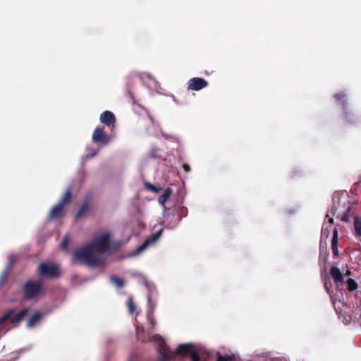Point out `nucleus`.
<instances>
[{"mask_svg": "<svg viewBox=\"0 0 361 361\" xmlns=\"http://www.w3.org/2000/svg\"><path fill=\"white\" fill-rule=\"evenodd\" d=\"M148 301L150 302V297L148 298Z\"/></svg>", "mask_w": 361, "mask_h": 361, "instance_id": "obj_34", "label": "nucleus"}, {"mask_svg": "<svg viewBox=\"0 0 361 361\" xmlns=\"http://www.w3.org/2000/svg\"><path fill=\"white\" fill-rule=\"evenodd\" d=\"M330 275L335 283L343 282V276L338 267H332L330 269Z\"/></svg>", "mask_w": 361, "mask_h": 361, "instance_id": "obj_16", "label": "nucleus"}, {"mask_svg": "<svg viewBox=\"0 0 361 361\" xmlns=\"http://www.w3.org/2000/svg\"><path fill=\"white\" fill-rule=\"evenodd\" d=\"M96 154H97V153H96V152H94V153L92 155V157H93V156L96 155Z\"/></svg>", "mask_w": 361, "mask_h": 361, "instance_id": "obj_33", "label": "nucleus"}, {"mask_svg": "<svg viewBox=\"0 0 361 361\" xmlns=\"http://www.w3.org/2000/svg\"><path fill=\"white\" fill-rule=\"evenodd\" d=\"M68 244H69V238H68V237L66 236L63 239L61 246L62 249H66L68 246Z\"/></svg>", "mask_w": 361, "mask_h": 361, "instance_id": "obj_27", "label": "nucleus"}, {"mask_svg": "<svg viewBox=\"0 0 361 361\" xmlns=\"http://www.w3.org/2000/svg\"><path fill=\"white\" fill-rule=\"evenodd\" d=\"M329 222H330V224H331L334 223V220H333V219H332V218L329 219Z\"/></svg>", "mask_w": 361, "mask_h": 361, "instance_id": "obj_32", "label": "nucleus"}, {"mask_svg": "<svg viewBox=\"0 0 361 361\" xmlns=\"http://www.w3.org/2000/svg\"><path fill=\"white\" fill-rule=\"evenodd\" d=\"M271 361H285L283 357H275L271 360Z\"/></svg>", "mask_w": 361, "mask_h": 361, "instance_id": "obj_30", "label": "nucleus"}, {"mask_svg": "<svg viewBox=\"0 0 361 361\" xmlns=\"http://www.w3.org/2000/svg\"><path fill=\"white\" fill-rule=\"evenodd\" d=\"M216 361H238V358L235 355H221L220 353H216Z\"/></svg>", "mask_w": 361, "mask_h": 361, "instance_id": "obj_19", "label": "nucleus"}, {"mask_svg": "<svg viewBox=\"0 0 361 361\" xmlns=\"http://www.w3.org/2000/svg\"><path fill=\"white\" fill-rule=\"evenodd\" d=\"M128 361H134V358L133 357H130L128 358Z\"/></svg>", "mask_w": 361, "mask_h": 361, "instance_id": "obj_31", "label": "nucleus"}, {"mask_svg": "<svg viewBox=\"0 0 361 361\" xmlns=\"http://www.w3.org/2000/svg\"><path fill=\"white\" fill-rule=\"evenodd\" d=\"M71 198L72 190L71 188H69L60 201L51 209L49 214V219L53 220L63 216L65 214V206L71 202Z\"/></svg>", "mask_w": 361, "mask_h": 361, "instance_id": "obj_5", "label": "nucleus"}, {"mask_svg": "<svg viewBox=\"0 0 361 361\" xmlns=\"http://www.w3.org/2000/svg\"><path fill=\"white\" fill-rule=\"evenodd\" d=\"M329 286H331V283H328V282L324 283V287H325L326 290L328 291V293H330L331 290H330V288Z\"/></svg>", "mask_w": 361, "mask_h": 361, "instance_id": "obj_29", "label": "nucleus"}, {"mask_svg": "<svg viewBox=\"0 0 361 361\" xmlns=\"http://www.w3.org/2000/svg\"><path fill=\"white\" fill-rule=\"evenodd\" d=\"M338 232L336 228H334L333 231V237L331 239V249L334 257H338L339 255V251L338 249Z\"/></svg>", "mask_w": 361, "mask_h": 361, "instance_id": "obj_15", "label": "nucleus"}, {"mask_svg": "<svg viewBox=\"0 0 361 361\" xmlns=\"http://www.w3.org/2000/svg\"><path fill=\"white\" fill-rule=\"evenodd\" d=\"M163 232V229H160L157 232L153 233L149 238H147L140 246L137 249V252L140 253L145 250V248L149 245L155 243L161 236Z\"/></svg>", "mask_w": 361, "mask_h": 361, "instance_id": "obj_13", "label": "nucleus"}, {"mask_svg": "<svg viewBox=\"0 0 361 361\" xmlns=\"http://www.w3.org/2000/svg\"><path fill=\"white\" fill-rule=\"evenodd\" d=\"M110 235L109 233L103 234L97 240L90 243L92 246V249L100 252L106 251L109 248Z\"/></svg>", "mask_w": 361, "mask_h": 361, "instance_id": "obj_9", "label": "nucleus"}, {"mask_svg": "<svg viewBox=\"0 0 361 361\" xmlns=\"http://www.w3.org/2000/svg\"><path fill=\"white\" fill-rule=\"evenodd\" d=\"M347 274H348V275H350V271H348Z\"/></svg>", "mask_w": 361, "mask_h": 361, "instance_id": "obj_35", "label": "nucleus"}, {"mask_svg": "<svg viewBox=\"0 0 361 361\" xmlns=\"http://www.w3.org/2000/svg\"><path fill=\"white\" fill-rule=\"evenodd\" d=\"M94 250L90 244L76 250L73 252L75 261L83 263L89 267H95L99 263V258L93 255Z\"/></svg>", "mask_w": 361, "mask_h": 361, "instance_id": "obj_4", "label": "nucleus"}, {"mask_svg": "<svg viewBox=\"0 0 361 361\" xmlns=\"http://www.w3.org/2000/svg\"><path fill=\"white\" fill-rule=\"evenodd\" d=\"M29 309L24 308L18 313L15 314V311L12 309L5 312L4 316L0 319V325L4 324L7 320L10 319L13 324L20 323L28 314Z\"/></svg>", "mask_w": 361, "mask_h": 361, "instance_id": "obj_6", "label": "nucleus"}, {"mask_svg": "<svg viewBox=\"0 0 361 361\" xmlns=\"http://www.w3.org/2000/svg\"><path fill=\"white\" fill-rule=\"evenodd\" d=\"M183 170L185 171V172H189L190 171V166L188 164H183V166H182Z\"/></svg>", "mask_w": 361, "mask_h": 361, "instance_id": "obj_28", "label": "nucleus"}, {"mask_svg": "<svg viewBox=\"0 0 361 361\" xmlns=\"http://www.w3.org/2000/svg\"><path fill=\"white\" fill-rule=\"evenodd\" d=\"M334 97L336 101L340 102L343 106V117L344 118V119L346 121H350V113L347 111L346 106L348 104V102L345 99V97H346L345 94L343 92H338V93L335 94L334 95Z\"/></svg>", "mask_w": 361, "mask_h": 361, "instance_id": "obj_12", "label": "nucleus"}, {"mask_svg": "<svg viewBox=\"0 0 361 361\" xmlns=\"http://www.w3.org/2000/svg\"><path fill=\"white\" fill-rule=\"evenodd\" d=\"M41 313L39 312H36L28 320L27 322V326L28 328H31L35 326L40 320Z\"/></svg>", "mask_w": 361, "mask_h": 361, "instance_id": "obj_17", "label": "nucleus"}, {"mask_svg": "<svg viewBox=\"0 0 361 361\" xmlns=\"http://www.w3.org/2000/svg\"><path fill=\"white\" fill-rule=\"evenodd\" d=\"M8 277V273L7 271H4L0 278V286H2L7 281Z\"/></svg>", "mask_w": 361, "mask_h": 361, "instance_id": "obj_25", "label": "nucleus"}, {"mask_svg": "<svg viewBox=\"0 0 361 361\" xmlns=\"http://www.w3.org/2000/svg\"><path fill=\"white\" fill-rule=\"evenodd\" d=\"M346 284H347L348 289L350 291L355 290L358 287L357 283L353 279H348L346 281Z\"/></svg>", "mask_w": 361, "mask_h": 361, "instance_id": "obj_23", "label": "nucleus"}, {"mask_svg": "<svg viewBox=\"0 0 361 361\" xmlns=\"http://www.w3.org/2000/svg\"><path fill=\"white\" fill-rule=\"evenodd\" d=\"M147 319L150 322L152 326V327L154 326L156 322L153 317V310H152L147 313Z\"/></svg>", "mask_w": 361, "mask_h": 361, "instance_id": "obj_26", "label": "nucleus"}, {"mask_svg": "<svg viewBox=\"0 0 361 361\" xmlns=\"http://www.w3.org/2000/svg\"><path fill=\"white\" fill-rule=\"evenodd\" d=\"M38 272L41 276L48 278H58L60 276L59 267L52 263H41L38 267Z\"/></svg>", "mask_w": 361, "mask_h": 361, "instance_id": "obj_7", "label": "nucleus"}, {"mask_svg": "<svg viewBox=\"0 0 361 361\" xmlns=\"http://www.w3.org/2000/svg\"><path fill=\"white\" fill-rule=\"evenodd\" d=\"M99 121L102 123L107 126L111 131L115 128L116 117L110 111H105L100 115Z\"/></svg>", "mask_w": 361, "mask_h": 361, "instance_id": "obj_10", "label": "nucleus"}, {"mask_svg": "<svg viewBox=\"0 0 361 361\" xmlns=\"http://www.w3.org/2000/svg\"><path fill=\"white\" fill-rule=\"evenodd\" d=\"M172 194V190L167 188L164 190L163 194L159 197V202L161 205H164Z\"/></svg>", "mask_w": 361, "mask_h": 361, "instance_id": "obj_18", "label": "nucleus"}, {"mask_svg": "<svg viewBox=\"0 0 361 361\" xmlns=\"http://www.w3.org/2000/svg\"><path fill=\"white\" fill-rule=\"evenodd\" d=\"M188 89L194 91H200L208 85V82L202 78H192L188 82Z\"/></svg>", "mask_w": 361, "mask_h": 361, "instance_id": "obj_11", "label": "nucleus"}, {"mask_svg": "<svg viewBox=\"0 0 361 361\" xmlns=\"http://www.w3.org/2000/svg\"><path fill=\"white\" fill-rule=\"evenodd\" d=\"M90 204L91 202L90 197H86L84 201L82 202L80 209H78L75 214L76 220L80 219L85 214H86L89 211Z\"/></svg>", "mask_w": 361, "mask_h": 361, "instance_id": "obj_14", "label": "nucleus"}, {"mask_svg": "<svg viewBox=\"0 0 361 361\" xmlns=\"http://www.w3.org/2000/svg\"><path fill=\"white\" fill-rule=\"evenodd\" d=\"M127 305H128V311L130 314H133L134 313V312L136 310V306L133 302V300L132 298H129L128 299V302H127Z\"/></svg>", "mask_w": 361, "mask_h": 361, "instance_id": "obj_24", "label": "nucleus"}, {"mask_svg": "<svg viewBox=\"0 0 361 361\" xmlns=\"http://www.w3.org/2000/svg\"><path fill=\"white\" fill-rule=\"evenodd\" d=\"M92 140L94 143L104 146L110 142L111 137L105 133L103 128L97 127L93 131Z\"/></svg>", "mask_w": 361, "mask_h": 361, "instance_id": "obj_8", "label": "nucleus"}, {"mask_svg": "<svg viewBox=\"0 0 361 361\" xmlns=\"http://www.w3.org/2000/svg\"><path fill=\"white\" fill-rule=\"evenodd\" d=\"M144 185H145V189H147L149 191H152L154 193H159L161 190V188L157 187L154 185H153L149 182H145L144 183Z\"/></svg>", "mask_w": 361, "mask_h": 361, "instance_id": "obj_21", "label": "nucleus"}, {"mask_svg": "<svg viewBox=\"0 0 361 361\" xmlns=\"http://www.w3.org/2000/svg\"><path fill=\"white\" fill-rule=\"evenodd\" d=\"M24 300H37L44 292V284L42 281L27 280L20 288Z\"/></svg>", "mask_w": 361, "mask_h": 361, "instance_id": "obj_3", "label": "nucleus"}, {"mask_svg": "<svg viewBox=\"0 0 361 361\" xmlns=\"http://www.w3.org/2000/svg\"><path fill=\"white\" fill-rule=\"evenodd\" d=\"M354 228L355 235L357 236H361V218L356 216L354 218Z\"/></svg>", "mask_w": 361, "mask_h": 361, "instance_id": "obj_20", "label": "nucleus"}, {"mask_svg": "<svg viewBox=\"0 0 361 361\" xmlns=\"http://www.w3.org/2000/svg\"><path fill=\"white\" fill-rule=\"evenodd\" d=\"M111 281L115 284L118 288H121L124 286V281L116 276H111L110 278Z\"/></svg>", "mask_w": 361, "mask_h": 361, "instance_id": "obj_22", "label": "nucleus"}, {"mask_svg": "<svg viewBox=\"0 0 361 361\" xmlns=\"http://www.w3.org/2000/svg\"><path fill=\"white\" fill-rule=\"evenodd\" d=\"M353 204L344 196L334 195L331 210L333 215L343 222L349 221Z\"/></svg>", "mask_w": 361, "mask_h": 361, "instance_id": "obj_2", "label": "nucleus"}, {"mask_svg": "<svg viewBox=\"0 0 361 361\" xmlns=\"http://www.w3.org/2000/svg\"><path fill=\"white\" fill-rule=\"evenodd\" d=\"M175 355L190 356L191 361H204L205 357L204 353L192 343L180 344L176 351L171 352L163 342L159 347V361H169Z\"/></svg>", "mask_w": 361, "mask_h": 361, "instance_id": "obj_1", "label": "nucleus"}]
</instances>
